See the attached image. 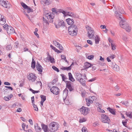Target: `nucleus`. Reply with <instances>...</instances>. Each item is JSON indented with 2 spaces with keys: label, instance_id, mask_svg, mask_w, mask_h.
I'll list each match as a JSON object with an SVG mask.
<instances>
[{
  "label": "nucleus",
  "instance_id": "20",
  "mask_svg": "<svg viewBox=\"0 0 132 132\" xmlns=\"http://www.w3.org/2000/svg\"><path fill=\"white\" fill-rule=\"evenodd\" d=\"M36 68H37V70L38 71L40 72H42V67L38 62H37V63Z\"/></svg>",
  "mask_w": 132,
  "mask_h": 132
},
{
  "label": "nucleus",
  "instance_id": "27",
  "mask_svg": "<svg viewBox=\"0 0 132 132\" xmlns=\"http://www.w3.org/2000/svg\"><path fill=\"white\" fill-rule=\"evenodd\" d=\"M52 13H53V15L54 14H57L58 13L59 11L60 12V11L61 10L59 11H58V10H57V9H55V8H52Z\"/></svg>",
  "mask_w": 132,
  "mask_h": 132
},
{
  "label": "nucleus",
  "instance_id": "51",
  "mask_svg": "<svg viewBox=\"0 0 132 132\" xmlns=\"http://www.w3.org/2000/svg\"><path fill=\"white\" fill-rule=\"evenodd\" d=\"M50 47L52 48L53 50H54L55 51L57 50V49L55 47H54L53 46L51 45L50 46Z\"/></svg>",
  "mask_w": 132,
  "mask_h": 132
},
{
  "label": "nucleus",
  "instance_id": "36",
  "mask_svg": "<svg viewBox=\"0 0 132 132\" xmlns=\"http://www.w3.org/2000/svg\"><path fill=\"white\" fill-rule=\"evenodd\" d=\"M26 9L27 10V12L28 13H29L31 12H32L33 11L32 9L29 6Z\"/></svg>",
  "mask_w": 132,
  "mask_h": 132
},
{
  "label": "nucleus",
  "instance_id": "18",
  "mask_svg": "<svg viewBox=\"0 0 132 132\" xmlns=\"http://www.w3.org/2000/svg\"><path fill=\"white\" fill-rule=\"evenodd\" d=\"M35 128L36 131L39 132L40 131L41 128L38 126V123H36L35 125Z\"/></svg>",
  "mask_w": 132,
  "mask_h": 132
},
{
  "label": "nucleus",
  "instance_id": "7",
  "mask_svg": "<svg viewBox=\"0 0 132 132\" xmlns=\"http://www.w3.org/2000/svg\"><path fill=\"white\" fill-rule=\"evenodd\" d=\"M60 12L61 13H62L64 16L68 15L74 18H77L78 17L77 15L71 12H65V11L62 10H61Z\"/></svg>",
  "mask_w": 132,
  "mask_h": 132
},
{
  "label": "nucleus",
  "instance_id": "53",
  "mask_svg": "<svg viewBox=\"0 0 132 132\" xmlns=\"http://www.w3.org/2000/svg\"><path fill=\"white\" fill-rule=\"evenodd\" d=\"M13 96V95L11 94L7 96L6 98H7V99H9V98H11Z\"/></svg>",
  "mask_w": 132,
  "mask_h": 132
},
{
  "label": "nucleus",
  "instance_id": "32",
  "mask_svg": "<svg viewBox=\"0 0 132 132\" xmlns=\"http://www.w3.org/2000/svg\"><path fill=\"white\" fill-rule=\"evenodd\" d=\"M35 67V62L34 59L32 58L31 63V67L34 69Z\"/></svg>",
  "mask_w": 132,
  "mask_h": 132
},
{
  "label": "nucleus",
  "instance_id": "57",
  "mask_svg": "<svg viewBox=\"0 0 132 132\" xmlns=\"http://www.w3.org/2000/svg\"><path fill=\"white\" fill-rule=\"evenodd\" d=\"M12 47L10 45H7L6 47V48L7 50H10L11 49Z\"/></svg>",
  "mask_w": 132,
  "mask_h": 132
},
{
  "label": "nucleus",
  "instance_id": "48",
  "mask_svg": "<svg viewBox=\"0 0 132 132\" xmlns=\"http://www.w3.org/2000/svg\"><path fill=\"white\" fill-rule=\"evenodd\" d=\"M94 57V56L93 55H91L87 57V58L90 60H92L93 59Z\"/></svg>",
  "mask_w": 132,
  "mask_h": 132
},
{
  "label": "nucleus",
  "instance_id": "24",
  "mask_svg": "<svg viewBox=\"0 0 132 132\" xmlns=\"http://www.w3.org/2000/svg\"><path fill=\"white\" fill-rule=\"evenodd\" d=\"M68 76L69 77V80L72 81L73 82L75 81V80L73 77L71 73L70 72L68 73Z\"/></svg>",
  "mask_w": 132,
  "mask_h": 132
},
{
  "label": "nucleus",
  "instance_id": "38",
  "mask_svg": "<svg viewBox=\"0 0 132 132\" xmlns=\"http://www.w3.org/2000/svg\"><path fill=\"white\" fill-rule=\"evenodd\" d=\"M63 101L66 105H69L70 104L69 100H63Z\"/></svg>",
  "mask_w": 132,
  "mask_h": 132
},
{
  "label": "nucleus",
  "instance_id": "6",
  "mask_svg": "<svg viewBox=\"0 0 132 132\" xmlns=\"http://www.w3.org/2000/svg\"><path fill=\"white\" fill-rule=\"evenodd\" d=\"M79 110L81 114L84 116L86 115L88 113L89 111L88 108L83 106Z\"/></svg>",
  "mask_w": 132,
  "mask_h": 132
},
{
  "label": "nucleus",
  "instance_id": "60",
  "mask_svg": "<svg viewBox=\"0 0 132 132\" xmlns=\"http://www.w3.org/2000/svg\"><path fill=\"white\" fill-rule=\"evenodd\" d=\"M115 90L116 91H118L119 89V88L118 86L117 85L115 87Z\"/></svg>",
  "mask_w": 132,
  "mask_h": 132
},
{
  "label": "nucleus",
  "instance_id": "50",
  "mask_svg": "<svg viewBox=\"0 0 132 132\" xmlns=\"http://www.w3.org/2000/svg\"><path fill=\"white\" fill-rule=\"evenodd\" d=\"M51 57H52L50 56H48L46 59H45V60H45L46 59L48 61H49L50 60Z\"/></svg>",
  "mask_w": 132,
  "mask_h": 132
},
{
  "label": "nucleus",
  "instance_id": "15",
  "mask_svg": "<svg viewBox=\"0 0 132 132\" xmlns=\"http://www.w3.org/2000/svg\"><path fill=\"white\" fill-rule=\"evenodd\" d=\"M53 43L56 46L59 48L61 50H63V48L62 45L59 43L57 42L56 40L53 41Z\"/></svg>",
  "mask_w": 132,
  "mask_h": 132
},
{
  "label": "nucleus",
  "instance_id": "23",
  "mask_svg": "<svg viewBox=\"0 0 132 132\" xmlns=\"http://www.w3.org/2000/svg\"><path fill=\"white\" fill-rule=\"evenodd\" d=\"M118 8L119 9V7H118ZM116 11H118V14H119L120 15H121V17L122 18V19L123 20H124L125 19H124L123 18V17L120 14V13H121V14H123L124 13V11H123V9H119V11L117 10L115 11V12H116ZM115 13V15L116 16V14Z\"/></svg>",
  "mask_w": 132,
  "mask_h": 132
},
{
  "label": "nucleus",
  "instance_id": "25",
  "mask_svg": "<svg viewBox=\"0 0 132 132\" xmlns=\"http://www.w3.org/2000/svg\"><path fill=\"white\" fill-rule=\"evenodd\" d=\"M94 39L95 41V43L96 44H98L100 39L99 36L98 35L96 36Z\"/></svg>",
  "mask_w": 132,
  "mask_h": 132
},
{
  "label": "nucleus",
  "instance_id": "49",
  "mask_svg": "<svg viewBox=\"0 0 132 132\" xmlns=\"http://www.w3.org/2000/svg\"><path fill=\"white\" fill-rule=\"evenodd\" d=\"M127 120H126L125 121H124L123 120L122 121V123L123 126L126 127V123L127 122Z\"/></svg>",
  "mask_w": 132,
  "mask_h": 132
},
{
  "label": "nucleus",
  "instance_id": "29",
  "mask_svg": "<svg viewBox=\"0 0 132 132\" xmlns=\"http://www.w3.org/2000/svg\"><path fill=\"white\" fill-rule=\"evenodd\" d=\"M76 76L77 80L78 81L81 78L82 75L80 74L77 73L76 74Z\"/></svg>",
  "mask_w": 132,
  "mask_h": 132
},
{
  "label": "nucleus",
  "instance_id": "54",
  "mask_svg": "<svg viewBox=\"0 0 132 132\" xmlns=\"http://www.w3.org/2000/svg\"><path fill=\"white\" fill-rule=\"evenodd\" d=\"M87 43L89 44H90L91 45H92L93 44L92 42V41L88 40H87Z\"/></svg>",
  "mask_w": 132,
  "mask_h": 132
},
{
  "label": "nucleus",
  "instance_id": "17",
  "mask_svg": "<svg viewBox=\"0 0 132 132\" xmlns=\"http://www.w3.org/2000/svg\"><path fill=\"white\" fill-rule=\"evenodd\" d=\"M5 22V20L3 17V16L0 14V24L3 25Z\"/></svg>",
  "mask_w": 132,
  "mask_h": 132
},
{
  "label": "nucleus",
  "instance_id": "63",
  "mask_svg": "<svg viewBox=\"0 0 132 132\" xmlns=\"http://www.w3.org/2000/svg\"><path fill=\"white\" fill-rule=\"evenodd\" d=\"M51 62L52 63H53L54 62V59L53 58L51 57V59L50 60Z\"/></svg>",
  "mask_w": 132,
  "mask_h": 132
},
{
  "label": "nucleus",
  "instance_id": "4",
  "mask_svg": "<svg viewBox=\"0 0 132 132\" xmlns=\"http://www.w3.org/2000/svg\"><path fill=\"white\" fill-rule=\"evenodd\" d=\"M86 28L87 30L88 37L90 38H93L94 35V31L92 28L88 26H86Z\"/></svg>",
  "mask_w": 132,
  "mask_h": 132
},
{
  "label": "nucleus",
  "instance_id": "33",
  "mask_svg": "<svg viewBox=\"0 0 132 132\" xmlns=\"http://www.w3.org/2000/svg\"><path fill=\"white\" fill-rule=\"evenodd\" d=\"M95 105L96 106H98L99 109L98 110H101V108L102 107V104L99 103V102H97L96 103Z\"/></svg>",
  "mask_w": 132,
  "mask_h": 132
},
{
  "label": "nucleus",
  "instance_id": "22",
  "mask_svg": "<svg viewBox=\"0 0 132 132\" xmlns=\"http://www.w3.org/2000/svg\"><path fill=\"white\" fill-rule=\"evenodd\" d=\"M41 126L42 127V129L45 132H47L48 131L47 130V126L43 124H42Z\"/></svg>",
  "mask_w": 132,
  "mask_h": 132
},
{
  "label": "nucleus",
  "instance_id": "40",
  "mask_svg": "<svg viewBox=\"0 0 132 132\" xmlns=\"http://www.w3.org/2000/svg\"><path fill=\"white\" fill-rule=\"evenodd\" d=\"M122 103V104H124L126 105H127L128 104L129 102L128 101H122L121 102Z\"/></svg>",
  "mask_w": 132,
  "mask_h": 132
},
{
  "label": "nucleus",
  "instance_id": "41",
  "mask_svg": "<svg viewBox=\"0 0 132 132\" xmlns=\"http://www.w3.org/2000/svg\"><path fill=\"white\" fill-rule=\"evenodd\" d=\"M61 76H62V80L63 81H65V79H66V77L63 74H61Z\"/></svg>",
  "mask_w": 132,
  "mask_h": 132
},
{
  "label": "nucleus",
  "instance_id": "5",
  "mask_svg": "<svg viewBox=\"0 0 132 132\" xmlns=\"http://www.w3.org/2000/svg\"><path fill=\"white\" fill-rule=\"evenodd\" d=\"M3 27L4 29L6 30L8 34H12L14 32V30L11 26H9L8 25L6 24L3 26Z\"/></svg>",
  "mask_w": 132,
  "mask_h": 132
},
{
  "label": "nucleus",
  "instance_id": "45",
  "mask_svg": "<svg viewBox=\"0 0 132 132\" xmlns=\"http://www.w3.org/2000/svg\"><path fill=\"white\" fill-rule=\"evenodd\" d=\"M29 90L31 91L32 92V93L34 94L38 93L39 92V91H35L34 90L31 88H30L29 89Z\"/></svg>",
  "mask_w": 132,
  "mask_h": 132
},
{
  "label": "nucleus",
  "instance_id": "12",
  "mask_svg": "<svg viewBox=\"0 0 132 132\" xmlns=\"http://www.w3.org/2000/svg\"><path fill=\"white\" fill-rule=\"evenodd\" d=\"M45 16L48 20L50 19V22H53L52 19H53L54 16L53 15V13H48L45 14Z\"/></svg>",
  "mask_w": 132,
  "mask_h": 132
},
{
  "label": "nucleus",
  "instance_id": "8",
  "mask_svg": "<svg viewBox=\"0 0 132 132\" xmlns=\"http://www.w3.org/2000/svg\"><path fill=\"white\" fill-rule=\"evenodd\" d=\"M101 121L103 122L108 123H109L110 122L108 117L104 114L102 115Z\"/></svg>",
  "mask_w": 132,
  "mask_h": 132
},
{
  "label": "nucleus",
  "instance_id": "13",
  "mask_svg": "<svg viewBox=\"0 0 132 132\" xmlns=\"http://www.w3.org/2000/svg\"><path fill=\"white\" fill-rule=\"evenodd\" d=\"M27 77L29 80H31L32 82L34 81L36 79V77L32 73H31Z\"/></svg>",
  "mask_w": 132,
  "mask_h": 132
},
{
  "label": "nucleus",
  "instance_id": "1",
  "mask_svg": "<svg viewBox=\"0 0 132 132\" xmlns=\"http://www.w3.org/2000/svg\"><path fill=\"white\" fill-rule=\"evenodd\" d=\"M66 21L68 24H72L68 28L69 34L72 36L76 35L77 32V28L75 25L73 24L74 22L73 20L68 18L66 20Z\"/></svg>",
  "mask_w": 132,
  "mask_h": 132
},
{
  "label": "nucleus",
  "instance_id": "44",
  "mask_svg": "<svg viewBox=\"0 0 132 132\" xmlns=\"http://www.w3.org/2000/svg\"><path fill=\"white\" fill-rule=\"evenodd\" d=\"M52 68L55 70L57 71V72H59V70L58 69L56 68L55 66H53L52 67Z\"/></svg>",
  "mask_w": 132,
  "mask_h": 132
},
{
  "label": "nucleus",
  "instance_id": "9",
  "mask_svg": "<svg viewBox=\"0 0 132 132\" xmlns=\"http://www.w3.org/2000/svg\"><path fill=\"white\" fill-rule=\"evenodd\" d=\"M0 4L2 6L6 8H8L10 7L8 2L7 1H6L5 0H0Z\"/></svg>",
  "mask_w": 132,
  "mask_h": 132
},
{
  "label": "nucleus",
  "instance_id": "28",
  "mask_svg": "<svg viewBox=\"0 0 132 132\" xmlns=\"http://www.w3.org/2000/svg\"><path fill=\"white\" fill-rule=\"evenodd\" d=\"M107 109L109 110V112L111 113L112 114H113V115H115V114H116L115 113V110L114 109H111L110 107H109V108H108Z\"/></svg>",
  "mask_w": 132,
  "mask_h": 132
},
{
  "label": "nucleus",
  "instance_id": "43",
  "mask_svg": "<svg viewBox=\"0 0 132 132\" xmlns=\"http://www.w3.org/2000/svg\"><path fill=\"white\" fill-rule=\"evenodd\" d=\"M86 121V119L85 118H82L80 119L79 120V122H82Z\"/></svg>",
  "mask_w": 132,
  "mask_h": 132
},
{
  "label": "nucleus",
  "instance_id": "42",
  "mask_svg": "<svg viewBox=\"0 0 132 132\" xmlns=\"http://www.w3.org/2000/svg\"><path fill=\"white\" fill-rule=\"evenodd\" d=\"M33 106L34 107L35 110L36 111H37L38 110V109L37 105H35V104H34Z\"/></svg>",
  "mask_w": 132,
  "mask_h": 132
},
{
  "label": "nucleus",
  "instance_id": "59",
  "mask_svg": "<svg viewBox=\"0 0 132 132\" xmlns=\"http://www.w3.org/2000/svg\"><path fill=\"white\" fill-rule=\"evenodd\" d=\"M15 104H16V106H17V107H19V106H21V104H20L19 103H15Z\"/></svg>",
  "mask_w": 132,
  "mask_h": 132
},
{
  "label": "nucleus",
  "instance_id": "21",
  "mask_svg": "<svg viewBox=\"0 0 132 132\" xmlns=\"http://www.w3.org/2000/svg\"><path fill=\"white\" fill-rule=\"evenodd\" d=\"M41 3L44 5H48L50 4L49 0H41Z\"/></svg>",
  "mask_w": 132,
  "mask_h": 132
},
{
  "label": "nucleus",
  "instance_id": "47",
  "mask_svg": "<svg viewBox=\"0 0 132 132\" xmlns=\"http://www.w3.org/2000/svg\"><path fill=\"white\" fill-rule=\"evenodd\" d=\"M122 39L123 40L126 42L128 40V38L126 36H123L122 38Z\"/></svg>",
  "mask_w": 132,
  "mask_h": 132
},
{
  "label": "nucleus",
  "instance_id": "37",
  "mask_svg": "<svg viewBox=\"0 0 132 132\" xmlns=\"http://www.w3.org/2000/svg\"><path fill=\"white\" fill-rule=\"evenodd\" d=\"M43 23L44 24H49L48 21L45 19L44 17H43Z\"/></svg>",
  "mask_w": 132,
  "mask_h": 132
},
{
  "label": "nucleus",
  "instance_id": "56",
  "mask_svg": "<svg viewBox=\"0 0 132 132\" xmlns=\"http://www.w3.org/2000/svg\"><path fill=\"white\" fill-rule=\"evenodd\" d=\"M18 44H18V42H16L15 43V45H14L15 47L16 48H18Z\"/></svg>",
  "mask_w": 132,
  "mask_h": 132
},
{
  "label": "nucleus",
  "instance_id": "19",
  "mask_svg": "<svg viewBox=\"0 0 132 132\" xmlns=\"http://www.w3.org/2000/svg\"><path fill=\"white\" fill-rule=\"evenodd\" d=\"M113 64V66H112V67L114 70L117 71L119 70V68L118 66L115 64Z\"/></svg>",
  "mask_w": 132,
  "mask_h": 132
},
{
  "label": "nucleus",
  "instance_id": "39",
  "mask_svg": "<svg viewBox=\"0 0 132 132\" xmlns=\"http://www.w3.org/2000/svg\"><path fill=\"white\" fill-rule=\"evenodd\" d=\"M21 5L25 9H26L28 7L24 3H22L21 4Z\"/></svg>",
  "mask_w": 132,
  "mask_h": 132
},
{
  "label": "nucleus",
  "instance_id": "16",
  "mask_svg": "<svg viewBox=\"0 0 132 132\" xmlns=\"http://www.w3.org/2000/svg\"><path fill=\"white\" fill-rule=\"evenodd\" d=\"M55 27L57 28H58L61 26H64V22L63 20H59L58 21L57 24L56 25V24H55Z\"/></svg>",
  "mask_w": 132,
  "mask_h": 132
},
{
  "label": "nucleus",
  "instance_id": "26",
  "mask_svg": "<svg viewBox=\"0 0 132 132\" xmlns=\"http://www.w3.org/2000/svg\"><path fill=\"white\" fill-rule=\"evenodd\" d=\"M92 65H91L89 63L86 62V63L84 65V67L85 69H87L91 67Z\"/></svg>",
  "mask_w": 132,
  "mask_h": 132
},
{
  "label": "nucleus",
  "instance_id": "30",
  "mask_svg": "<svg viewBox=\"0 0 132 132\" xmlns=\"http://www.w3.org/2000/svg\"><path fill=\"white\" fill-rule=\"evenodd\" d=\"M73 64V63H72L71 65H72V64ZM71 66L69 67H63L61 68V69H62L63 70H70L71 69Z\"/></svg>",
  "mask_w": 132,
  "mask_h": 132
},
{
  "label": "nucleus",
  "instance_id": "62",
  "mask_svg": "<svg viewBox=\"0 0 132 132\" xmlns=\"http://www.w3.org/2000/svg\"><path fill=\"white\" fill-rule=\"evenodd\" d=\"M40 97L41 99H46V96H45L41 95Z\"/></svg>",
  "mask_w": 132,
  "mask_h": 132
},
{
  "label": "nucleus",
  "instance_id": "35",
  "mask_svg": "<svg viewBox=\"0 0 132 132\" xmlns=\"http://www.w3.org/2000/svg\"><path fill=\"white\" fill-rule=\"evenodd\" d=\"M111 46L112 50H114L116 49V46L113 43H111Z\"/></svg>",
  "mask_w": 132,
  "mask_h": 132
},
{
  "label": "nucleus",
  "instance_id": "3",
  "mask_svg": "<svg viewBox=\"0 0 132 132\" xmlns=\"http://www.w3.org/2000/svg\"><path fill=\"white\" fill-rule=\"evenodd\" d=\"M50 130L51 132H54L58 130L59 125L58 123L55 122H52L48 125Z\"/></svg>",
  "mask_w": 132,
  "mask_h": 132
},
{
  "label": "nucleus",
  "instance_id": "58",
  "mask_svg": "<svg viewBox=\"0 0 132 132\" xmlns=\"http://www.w3.org/2000/svg\"><path fill=\"white\" fill-rule=\"evenodd\" d=\"M26 124L23 123L22 125V128L25 131V127Z\"/></svg>",
  "mask_w": 132,
  "mask_h": 132
},
{
  "label": "nucleus",
  "instance_id": "55",
  "mask_svg": "<svg viewBox=\"0 0 132 132\" xmlns=\"http://www.w3.org/2000/svg\"><path fill=\"white\" fill-rule=\"evenodd\" d=\"M61 57L62 59L64 60V59H66V56L64 55H61Z\"/></svg>",
  "mask_w": 132,
  "mask_h": 132
},
{
  "label": "nucleus",
  "instance_id": "2",
  "mask_svg": "<svg viewBox=\"0 0 132 132\" xmlns=\"http://www.w3.org/2000/svg\"><path fill=\"white\" fill-rule=\"evenodd\" d=\"M115 13L116 17L118 18L119 19H120L121 20L119 22L120 26L121 28L125 29L127 32H129L131 31V28L128 24H125L126 19L123 20L122 19V18L121 16V15H120L119 14H118V11H116Z\"/></svg>",
  "mask_w": 132,
  "mask_h": 132
},
{
  "label": "nucleus",
  "instance_id": "52",
  "mask_svg": "<svg viewBox=\"0 0 132 132\" xmlns=\"http://www.w3.org/2000/svg\"><path fill=\"white\" fill-rule=\"evenodd\" d=\"M82 48V47H81L80 46H77L76 49L77 50V52H79V51L78 50H79L81 49Z\"/></svg>",
  "mask_w": 132,
  "mask_h": 132
},
{
  "label": "nucleus",
  "instance_id": "61",
  "mask_svg": "<svg viewBox=\"0 0 132 132\" xmlns=\"http://www.w3.org/2000/svg\"><path fill=\"white\" fill-rule=\"evenodd\" d=\"M46 100H42V101L40 102V105L41 106L43 105V103Z\"/></svg>",
  "mask_w": 132,
  "mask_h": 132
},
{
  "label": "nucleus",
  "instance_id": "10",
  "mask_svg": "<svg viewBox=\"0 0 132 132\" xmlns=\"http://www.w3.org/2000/svg\"><path fill=\"white\" fill-rule=\"evenodd\" d=\"M59 89L56 87H52L50 89L51 92L54 94L57 95L58 94L59 92Z\"/></svg>",
  "mask_w": 132,
  "mask_h": 132
},
{
  "label": "nucleus",
  "instance_id": "46",
  "mask_svg": "<svg viewBox=\"0 0 132 132\" xmlns=\"http://www.w3.org/2000/svg\"><path fill=\"white\" fill-rule=\"evenodd\" d=\"M82 132H87L86 128L85 127H83L82 129Z\"/></svg>",
  "mask_w": 132,
  "mask_h": 132
},
{
  "label": "nucleus",
  "instance_id": "11",
  "mask_svg": "<svg viewBox=\"0 0 132 132\" xmlns=\"http://www.w3.org/2000/svg\"><path fill=\"white\" fill-rule=\"evenodd\" d=\"M66 86L69 89L70 91H72L74 90V87L72 86L71 85L72 83L70 81H66Z\"/></svg>",
  "mask_w": 132,
  "mask_h": 132
},
{
  "label": "nucleus",
  "instance_id": "34",
  "mask_svg": "<svg viewBox=\"0 0 132 132\" xmlns=\"http://www.w3.org/2000/svg\"><path fill=\"white\" fill-rule=\"evenodd\" d=\"M126 114L127 116L129 117L130 118H132V113L126 112Z\"/></svg>",
  "mask_w": 132,
  "mask_h": 132
},
{
  "label": "nucleus",
  "instance_id": "31",
  "mask_svg": "<svg viewBox=\"0 0 132 132\" xmlns=\"http://www.w3.org/2000/svg\"><path fill=\"white\" fill-rule=\"evenodd\" d=\"M86 104L87 106H89L90 104L93 103V101L91 100H86Z\"/></svg>",
  "mask_w": 132,
  "mask_h": 132
},
{
  "label": "nucleus",
  "instance_id": "64",
  "mask_svg": "<svg viewBox=\"0 0 132 132\" xmlns=\"http://www.w3.org/2000/svg\"><path fill=\"white\" fill-rule=\"evenodd\" d=\"M4 84L6 85H10V84L7 82H4Z\"/></svg>",
  "mask_w": 132,
  "mask_h": 132
},
{
  "label": "nucleus",
  "instance_id": "14",
  "mask_svg": "<svg viewBox=\"0 0 132 132\" xmlns=\"http://www.w3.org/2000/svg\"><path fill=\"white\" fill-rule=\"evenodd\" d=\"M87 78L86 75L85 74L84 75V79L81 78L78 81H79L81 84L83 86H85L86 85L85 80Z\"/></svg>",
  "mask_w": 132,
  "mask_h": 132
}]
</instances>
